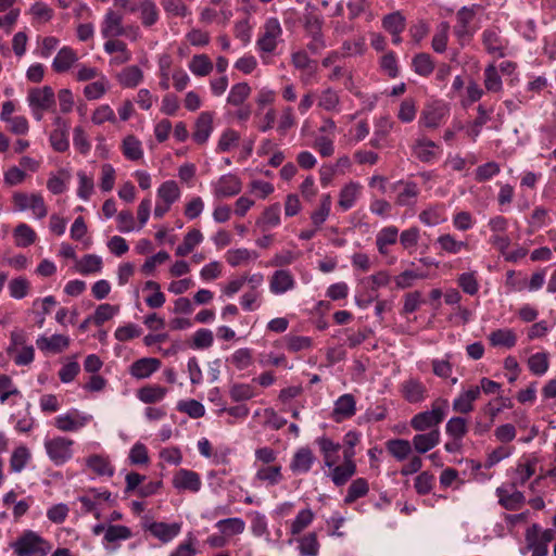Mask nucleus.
<instances>
[{"instance_id": "nucleus-1", "label": "nucleus", "mask_w": 556, "mask_h": 556, "mask_svg": "<svg viewBox=\"0 0 556 556\" xmlns=\"http://www.w3.org/2000/svg\"><path fill=\"white\" fill-rule=\"evenodd\" d=\"M448 402L445 399H438L432 403L431 409L416 414L410 426L416 431H426L428 429H437L446 415Z\"/></svg>"}, {"instance_id": "nucleus-2", "label": "nucleus", "mask_w": 556, "mask_h": 556, "mask_svg": "<svg viewBox=\"0 0 556 556\" xmlns=\"http://www.w3.org/2000/svg\"><path fill=\"white\" fill-rule=\"evenodd\" d=\"M11 546L17 556H46L51 549L50 544L34 531H25Z\"/></svg>"}, {"instance_id": "nucleus-3", "label": "nucleus", "mask_w": 556, "mask_h": 556, "mask_svg": "<svg viewBox=\"0 0 556 556\" xmlns=\"http://www.w3.org/2000/svg\"><path fill=\"white\" fill-rule=\"evenodd\" d=\"M27 102L34 117L37 121H41L43 117V113L54 108L55 94L50 86L31 88L28 91Z\"/></svg>"}, {"instance_id": "nucleus-4", "label": "nucleus", "mask_w": 556, "mask_h": 556, "mask_svg": "<svg viewBox=\"0 0 556 556\" xmlns=\"http://www.w3.org/2000/svg\"><path fill=\"white\" fill-rule=\"evenodd\" d=\"M74 441L65 437H54L45 441V448L49 459L55 465L61 466L73 457Z\"/></svg>"}, {"instance_id": "nucleus-5", "label": "nucleus", "mask_w": 556, "mask_h": 556, "mask_svg": "<svg viewBox=\"0 0 556 556\" xmlns=\"http://www.w3.org/2000/svg\"><path fill=\"white\" fill-rule=\"evenodd\" d=\"M281 36L282 28L279 21L276 17H269L262 27V31L256 40V47L261 52L274 53Z\"/></svg>"}, {"instance_id": "nucleus-6", "label": "nucleus", "mask_w": 556, "mask_h": 556, "mask_svg": "<svg viewBox=\"0 0 556 556\" xmlns=\"http://www.w3.org/2000/svg\"><path fill=\"white\" fill-rule=\"evenodd\" d=\"M13 202L18 211L31 210L34 215L39 219L43 218L48 213L43 198L40 194L15 192L13 194Z\"/></svg>"}, {"instance_id": "nucleus-7", "label": "nucleus", "mask_w": 556, "mask_h": 556, "mask_svg": "<svg viewBox=\"0 0 556 556\" xmlns=\"http://www.w3.org/2000/svg\"><path fill=\"white\" fill-rule=\"evenodd\" d=\"M172 483L177 491L191 493L199 492L202 485L200 475L193 470L185 468H181L174 473Z\"/></svg>"}, {"instance_id": "nucleus-8", "label": "nucleus", "mask_w": 556, "mask_h": 556, "mask_svg": "<svg viewBox=\"0 0 556 556\" xmlns=\"http://www.w3.org/2000/svg\"><path fill=\"white\" fill-rule=\"evenodd\" d=\"M123 25V15L112 9L106 10L100 25L103 38H117L127 34V29Z\"/></svg>"}, {"instance_id": "nucleus-9", "label": "nucleus", "mask_w": 556, "mask_h": 556, "mask_svg": "<svg viewBox=\"0 0 556 556\" xmlns=\"http://www.w3.org/2000/svg\"><path fill=\"white\" fill-rule=\"evenodd\" d=\"M90 420V415H84L77 409H72L66 414L55 417L54 425L63 432H74L85 427Z\"/></svg>"}, {"instance_id": "nucleus-10", "label": "nucleus", "mask_w": 556, "mask_h": 556, "mask_svg": "<svg viewBox=\"0 0 556 556\" xmlns=\"http://www.w3.org/2000/svg\"><path fill=\"white\" fill-rule=\"evenodd\" d=\"M390 189L396 192L395 203L400 206H412L416 203L419 188L414 181H396L390 186Z\"/></svg>"}, {"instance_id": "nucleus-11", "label": "nucleus", "mask_w": 556, "mask_h": 556, "mask_svg": "<svg viewBox=\"0 0 556 556\" xmlns=\"http://www.w3.org/2000/svg\"><path fill=\"white\" fill-rule=\"evenodd\" d=\"M212 187L214 197L216 199H224L238 194L241 191L242 186L240 179L237 176L232 174H226L213 182Z\"/></svg>"}, {"instance_id": "nucleus-12", "label": "nucleus", "mask_w": 556, "mask_h": 556, "mask_svg": "<svg viewBox=\"0 0 556 556\" xmlns=\"http://www.w3.org/2000/svg\"><path fill=\"white\" fill-rule=\"evenodd\" d=\"M401 393L409 403H420L428 396L427 387L417 378H408L401 383Z\"/></svg>"}, {"instance_id": "nucleus-13", "label": "nucleus", "mask_w": 556, "mask_h": 556, "mask_svg": "<svg viewBox=\"0 0 556 556\" xmlns=\"http://www.w3.org/2000/svg\"><path fill=\"white\" fill-rule=\"evenodd\" d=\"M295 285L294 276L289 269H278L269 279V290L276 295L293 290Z\"/></svg>"}, {"instance_id": "nucleus-14", "label": "nucleus", "mask_w": 556, "mask_h": 556, "mask_svg": "<svg viewBox=\"0 0 556 556\" xmlns=\"http://www.w3.org/2000/svg\"><path fill=\"white\" fill-rule=\"evenodd\" d=\"M55 126L54 130L50 135L51 147L58 152H65L68 147V124L61 116H56L53 121Z\"/></svg>"}, {"instance_id": "nucleus-15", "label": "nucleus", "mask_w": 556, "mask_h": 556, "mask_svg": "<svg viewBox=\"0 0 556 556\" xmlns=\"http://www.w3.org/2000/svg\"><path fill=\"white\" fill-rule=\"evenodd\" d=\"M254 480L266 486L277 485L283 480L282 466L280 464L257 466Z\"/></svg>"}, {"instance_id": "nucleus-16", "label": "nucleus", "mask_w": 556, "mask_h": 556, "mask_svg": "<svg viewBox=\"0 0 556 556\" xmlns=\"http://www.w3.org/2000/svg\"><path fill=\"white\" fill-rule=\"evenodd\" d=\"M70 342V338L64 334L39 336L36 340V345L45 353L58 354L66 350Z\"/></svg>"}, {"instance_id": "nucleus-17", "label": "nucleus", "mask_w": 556, "mask_h": 556, "mask_svg": "<svg viewBox=\"0 0 556 556\" xmlns=\"http://www.w3.org/2000/svg\"><path fill=\"white\" fill-rule=\"evenodd\" d=\"M414 155L424 163H430L438 159L439 147L428 138H418L413 146Z\"/></svg>"}, {"instance_id": "nucleus-18", "label": "nucleus", "mask_w": 556, "mask_h": 556, "mask_svg": "<svg viewBox=\"0 0 556 556\" xmlns=\"http://www.w3.org/2000/svg\"><path fill=\"white\" fill-rule=\"evenodd\" d=\"M161 367V361L154 357H142L134 362L129 367V372L137 379L149 378Z\"/></svg>"}, {"instance_id": "nucleus-19", "label": "nucleus", "mask_w": 556, "mask_h": 556, "mask_svg": "<svg viewBox=\"0 0 556 556\" xmlns=\"http://www.w3.org/2000/svg\"><path fill=\"white\" fill-rule=\"evenodd\" d=\"M291 63L296 70L302 72L301 78L304 83H307L308 78L316 72V61L312 60L304 50L292 52Z\"/></svg>"}, {"instance_id": "nucleus-20", "label": "nucleus", "mask_w": 556, "mask_h": 556, "mask_svg": "<svg viewBox=\"0 0 556 556\" xmlns=\"http://www.w3.org/2000/svg\"><path fill=\"white\" fill-rule=\"evenodd\" d=\"M315 460L316 457L308 447H301L294 453L290 463V469L296 475L306 473L311 470Z\"/></svg>"}, {"instance_id": "nucleus-21", "label": "nucleus", "mask_w": 556, "mask_h": 556, "mask_svg": "<svg viewBox=\"0 0 556 556\" xmlns=\"http://www.w3.org/2000/svg\"><path fill=\"white\" fill-rule=\"evenodd\" d=\"M213 131V113L202 112L194 124V131L192 134L193 140L199 143H205Z\"/></svg>"}, {"instance_id": "nucleus-22", "label": "nucleus", "mask_w": 556, "mask_h": 556, "mask_svg": "<svg viewBox=\"0 0 556 556\" xmlns=\"http://www.w3.org/2000/svg\"><path fill=\"white\" fill-rule=\"evenodd\" d=\"M362 185L357 181H350L339 193L338 205L342 211L352 208L362 193Z\"/></svg>"}, {"instance_id": "nucleus-23", "label": "nucleus", "mask_w": 556, "mask_h": 556, "mask_svg": "<svg viewBox=\"0 0 556 556\" xmlns=\"http://www.w3.org/2000/svg\"><path fill=\"white\" fill-rule=\"evenodd\" d=\"M439 429H432L428 433H420L413 437L412 445L419 454H425L435 447L440 443Z\"/></svg>"}, {"instance_id": "nucleus-24", "label": "nucleus", "mask_w": 556, "mask_h": 556, "mask_svg": "<svg viewBox=\"0 0 556 556\" xmlns=\"http://www.w3.org/2000/svg\"><path fill=\"white\" fill-rule=\"evenodd\" d=\"M476 15L475 7H463L456 14L457 24L454 26V34L458 38L470 37V24Z\"/></svg>"}, {"instance_id": "nucleus-25", "label": "nucleus", "mask_w": 556, "mask_h": 556, "mask_svg": "<svg viewBox=\"0 0 556 556\" xmlns=\"http://www.w3.org/2000/svg\"><path fill=\"white\" fill-rule=\"evenodd\" d=\"M481 393L480 387L475 386L462 392L453 402V409L460 414H468L473 409V402Z\"/></svg>"}, {"instance_id": "nucleus-26", "label": "nucleus", "mask_w": 556, "mask_h": 556, "mask_svg": "<svg viewBox=\"0 0 556 556\" xmlns=\"http://www.w3.org/2000/svg\"><path fill=\"white\" fill-rule=\"evenodd\" d=\"M356 410V402L352 394L341 395L334 403L333 418L336 421H342L352 417Z\"/></svg>"}, {"instance_id": "nucleus-27", "label": "nucleus", "mask_w": 556, "mask_h": 556, "mask_svg": "<svg viewBox=\"0 0 556 556\" xmlns=\"http://www.w3.org/2000/svg\"><path fill=\"white\" fill-rule=\"evenodd\" d=\"M148 530L152 535L157 538L163 543L170 542L180 532L179 523H166V522H152L149 525Z\"/></svg>"}, {"instance_id": "nucleus-28", "label": "nucleus", "mask_w": 556, "mask_h": 556, "mask_svg": "<svg viewBox=\"0 0 556 556\" xmlns=\"http://www.w3.org/2000/svg\"><path fill=\"white\" fill-rule=\"evenodd\" d=\"M316 443L324 456L325 466L332 468L338 462L341 445L327 437L318 438Z\"/></svg>"}, {"instance_id": "nucleus-29", "label": "nucleus", "mask_w": 556, "mask_h": 556, "mask_svg": "<svg viewBox=\"0 0 556 556\" xmlns=\"http://www.w3.org/2000/svg\"><path fill=\"white\" fill-rule=\"evenodd\" d=\"M399 229L395 226H387L380 229L376 236V247L381 255H388L389 245L396 243Z\"/></svg>"}, {"instance_id": "nucleus-30", "label": "nucleus", "mask_w": 556, "mask_h": 556, "mask_svg": "<svg viewBox=\"0 0 556 556\" xmlns=\"http://www.w3.org/2000/svg\"><path fill=\"white\" fill-rule=\"evenodd\" d=\"M496 495L498 503L508 510H517L525 503V495L518 490L509 493L506 488L500 486L496 489Z\"/></svg>"}, {"instance_id": "nucleus-31", "label": "nucleus", "mask_w": 556, "mask_h": 556, "mask_svg": "<svg viewBox=\"0 0 556 556\" xmlns=\"http://www.w3.org/2000/svg\"><path fill=\"white\" fill-rule=\"evenodd\" d=\"M167 394V389L157 384H148L137 391V397L144 404L161 402Z\"/></svg>"}, {"instance_id": "nucleus-32", "label": "nucleus", "mask_w": 556, "mask_h": 556, "mask_svg": "<svg viewBox=\"0 0 556 556\" xmlns=\"http://www.w3.org/2000/svg\"><path fill=\"white\" fill-rule=\"evenodd\" d=\"M482 41L489 53L495 54L498 58L505 55V45L496 30L485 29L482 33Z\"/></svg>"}, {"instance_id": "nucleus-33", "label": "nucleus", "mask_w": 556, "mask_h": 556, "mask_svg": "<svg viewBox=\"0 0 556 556\" xmlns=\"http://www.w3.org/2000/svg\"><path fill=\"white\" fill-rule=\"evenodd\" d=\"M386 448L396 460L403 462L412 454V442L405 439H391L386 442Z\"/></svg>"}, {"instance_id": "nucleus-34", "label": "nucleus", "mask_w": 556, "mask_h": 556, "mask_svg": "<svg viewBox=\"0 0 556 556\" xmlns=\"http://www.w3.org/2000/svg\"><path fill=\"white\" fill-rule=\"evenodd\" d=\"M77 59V54L72 48L63 47L54 58L52 62V68L56 73H64L72 67Z\"/></svg>"}, {"instance_id": "nucleus-35", "label": "nucleus", "mask_w": 556, "mask_h": 556, "mask_svg": "<svg viewBox=\"0 0 556 556\" xmlns=\"http://www.w3.org/2000/svg\"><path fill=\"white\" fill-rule=\"evenodd\" d=\"M437 244L440 249L448 254H458L463 250H468L469 244L467 241L457 240L455 236L451 233H443L438 237Z\"/></svg>"}, {"instance_id": "nucleus-36", "label": "nucleus", "mask_w": 556, "mask_h": 556, "mask_svg": "<svg viewBox=\"0 0 556 556\" xmlns=\"http://www.w3.org/2000/svg\"><path fill=\"white\" fill-rule=\"evenodd\" d=\"M317 105L319 109L327 112H340V96L334 89L326 88L318 96Z\"/></svg>"}, {"instance_id": "nucleus-37", "label": "nucleus", "mask_w": 556, "mask_h": 556, "mask_svg": "<svg viewBox=\"0 0 556 556\" xmlns=\"http://www.w3.org/2000/svg\"><path fill=\"white\" fill-rule=\"evenodd\" d=\"M490 343L493 346H504L510 349L517 342V336L513 329L503 328L492 331L489 334Z\"/></svg>"}, {"instance_id": "nucleus-38", "label": "nucleus", "mask_w": 556, "mask_h": 556, "mask_svg": "<svg viewBox=\"0 0 556 556\" xmlns=\"http://www.w3.org/2000/svg\"><path fill=\"white\" fill-rule=\"evenodd\" d=\"M215 527L223 535L232 536L244 532L245 522L239 517H232L217 521Z\"/></svg>"}, {"instance_id": "nucleus-39", "label": "nucleus", "mask_w": 556, "mask_h": 556, "mask_svg": "<svg viewBox=\"0 0 556 556\" xmlns=\"http://www.w3.org/2000/svg\"><path fill=\"white\" fill-rule=\"evenodd\" d=\"M535 472V460L519 462L515 469L511 486L523 485Z\"/></svg>"}, {"instance_id": "nucleus-40", "label": "nucleus", "mask_w": 556, "mask_h": 556, "mask_svg": "<svg viewBox=\"0 0 556 556\" xmlns=\"http://www.w3.org/2000/svg\"><path fill=\"white\" fill-rule=\"evenodd\" d=\"M540 527L532 525L526 534L528 547L532 551V556H547L548 548L544 542L539 541Z\"/></svg>"}, {"instance_id": "nucleus-41", "label": "nucleus", "mask_w": 556, "mask_h": 556, "mask_svg": "<svg viewBox=\"0 0 556 556\" xmlns=\"http://www.w3.org/2000/svg\"><path fill=\"white\" fill-rule=\"evenodd\" d=\"M180 189L175 180L163 182L157 189V198L160 201L172 206L180 198Z\"/></svg>"}, {"instance_id": "nucleus-42", "label": "nucleus", "mask_w": 556, "mask_h": 556, "mask_svg": "<svg viewBox=\"0 0 556 556\" xmlns=\"http://www.w3.org/2000/svg\"><path fill=\"white\" fill-rule=\"evenodd\" d=\"M213 62L206 54H195L189 62V70L199 77H204L213 71Z\"/></svg>"}, {"instance_id": "nucleus-43", "label": "nucleus", "mask_w": 556, "mask_h": 556, "mask_svg": "<svg viewBox=\"0 0 556 556\" xmlns=\"http://www.w3.org/2000/svg\"><path fill=\"white\" fill-rule=\"evenodd\" d=\"M331 195L329 193L323 194L317 210L311 214V219L316 229L327 220L331 210Z\"/></svg>"}, {"instance_id": "nucleus-44", "label": "nucleus", "mask_w": 556, "mask_h": 556, "mask_svg": "<svg viewBox=\"0 0 556 556\" xmlns=\"http://www.w3.org/2000/svg\"><path fill=\"white\" fill-rule=\"evenodd\" d=\"M119 84L126 88H134L143 79L142 71L137 65L125 67L117 76Z\"/></svg>"}, {"instance_id": "nucleus-45", "label": "nucleus", "mask_w": 556, "mask_h": 556, "mask_svg": "<svg viewBox=\"0 0 556 556\" xmlns=\"http://www.w3.org/2000/svg\"><path fill=\"white\" fill-rule=\"evenodd\" d=\"M203 235L199 229H192L188 231L184 238V241L181 244H179L176 249V255L178 256H186L192 250L202 242Z\"/></svg>"}, {"instance_id": "nucleus-46", "label": "nucleus", "mask_w": 556, "mask_h": 556, "mask_svg": "<svg viewBox=\"0 0 556 556\" xmlns=\"http://www.w3.org/2000/svg\"><path fill=\"white\" fill-rule=\"evenodd\" d=\"M251 87L248 83L235 84L227 97V103L233 106H240L250 97Z\"/></svg>"}, {"instance_id": "nucleus-47", "label": "nucleus", "mask_w": 556, "mask_h": 556, "mask_svg": "<svg viewBox=\"0 0 556 556\" xmlns=\"http://www.w3.org/2000/svg\"><path fill=\"white\" fill-rule=\"evenodd\" d=\"M14 238L17 247L27 248L36 241L37 235L30 226L22 223L14 229Z\"/></svg>"}, {"instance_id": "nucleus-48", "label": "nucleus", "mask_w": 556, "mask_h": 556, "mask_svg": "<svg viewBox=\"0 0 556 556\" xmlns=\"http://www.w3.org/2000/svg\"><path fill=\"white\" fill-rule=\"evenodd\" d=\"M141 23L144 27H151L160 17L157 7L150 0H144L139 5Z\"/></svg>"}, {"instance_id": "nucleus-49", "label": "nucleus", "mask_w": 556, "mask_h": 556, "mask_svg": "<svg viewBox=\"0 0 556 556\" xmlns=\"http://www.w3.org/2000/svg\"><path fill=\"white\" fill-rule=\"evenodd\" d=\"M412 66L414 72L420 76L427 77L434 70L432 58L428 53H418L413 58Z\"/></svg>"}, {"instance_id": "nucleus-50", "label": "nucleus", "mask_w": 556, "mask_h": 556, "mask_svg": "<svg viewBox=\"0 0 556 556\" xmlns=\"http://www.w3.org/2000/svg\"><path fill=\"white\" fill-rule=\"evenodd\" d=\"M356 472L355 463H343L340 466H333L331 479L338 486L343 485Z\"/></svg>"}, {"instance_id": "nucleus-51", "label": "nucleus", "mask_w": 556, "mask_h": 556, "mask_svg": "<svg viewBox=\"0 0 556 556\" xmlns=\"http://www.w3.org/2000/svg\"><path fill=\"white\" fill-rule=\"evenodd\" d=\"M484 87L489 92H500L503 88L498 70L493 63L489 64L484 70Z\"/></svg>"}, {"instance_id": "nucleus-52", "label": "nucleus", "mask_w": 556, "mask_h": 556, "mask_svg": "<svg viewBox=\"0 0 556 556\" xmlns=\"http://www.w3.org/2000/svg\"><path fill=\"white\" fill-rule=\"evenodd\" d=\"M419 219L426 226L432 227L444 223L446 217L441 206H432L424 210L419 214Z\"/></svg>"}, {"instance_id": "nucleus-53", "label": "nucleus", "mask_w": 556, "mask_h": 556, "mask_svg": "<svg viewBox=\"0 0 556 556\" xmlns=\"http://www.w3.org/2000/svg\"><path fill=\"white\" fill-rule=\"evenodd\" d=\"M446 433L456 440H462L468 431L467 421L463 417H452L445 426Z\"/></svg>"}, {"instance_id": "nucleus-54", "label": "nucleus", "mask_w": 556, "mask_h": 556, "mask_svg": "<svg viewBox=\"0 0 556 556\" xmlns=\"http://www.w3.org/2000/svg\"><path fill=\"white\" fill-rule=\"evenodd\" d=\"M368 482L364 478L354 480L348 490V494L344 498L346 504L354 503L357 498L365 496L368 493Z\"/></svg>"}, {"instance_id": "nucleus-55", "label": "nucleus", "mask_w": 556, "mask_h": 556, "mask_svg": "<svg viewBox=\"0 0 556 556\" xmlns=\"http://www.w3.org/2000/svg\"><path fill=\"white\" fill-rule=\"evenodd\" d=\"M163 10L172 17H186L191 11L181 0H161Z\"/></svg>"}, {"instance_id": "nucleus-56", "label": "nucleus", "mask_w": 556, "mask_h": 556, "mask_svg": "<svg viewBox=\"0 0 556 556\" xmlns=\"http://www.w3.org/2000/svg\"><path fill=\"white\" fill-rule=\"evenodd\" d=\"M448 31H450V25L447 22H442L437 27V31L432 38V49L438 52L442 53L446 50L447 46V39H448Z\"/></svg>"}, {"instance_id": "nucleus-57", "label": "nucleus", "mask_w": 556, "mask_h": 556, "mask_svg": "<svg viewBox=\"0 0 556 556\" xmlns=\"http://www.w3.org/2000/svg\"><path fill=\"white\" fill-rule=\"evenodd\" d=\"M382 26L391 35H396L405 29V17L400 12L388 14L382 20Z\"/></svg>"}, {"instance_id": "nucleus-58", "label": "nucleus", "mask_w": 556, "mask_h": 556, "mask_svg": "<svg viewBox=\"0 0 556 556\" xmlns=\"http://www.w3.org/2000/svg\"><path fill=\"white\" fill-rule=\"evenodd\" d=\"M257 253L252 252L248 249H236L229 250L226 254V260L229 265L236 267L241 265L242 263H247L250 260L257 258Z\"/></svg>"}, {"instance_id": "nucleus-59", "label": "nucleus", "mask_w": 556, "mask_h": 556, "mask_svg": "<svg viewBox=\"0 0 556 556\" xmlns=\"http://www.w3.org/2000/svg\"><path fill=\"white\" fill-rule=\"evenodd\" d=\"M123 153L128 160H140L143 155L141 142L134 136H127L123 141Z\"/></svg>"}, {"instance_id": "nucleus-60", "label": "nucleus", "mask_w": 556, "mask_h": 556, "mask_svg": "<svg viewBox=\"0 0 556 556\" xmlns=\"http://www.w3.org/2000/svg\"><path fill=\"white\" fill-rule=\"evenodd\" d=\"M30 458V453L27 447H16L10 458V468L14 472L22 471Z\"/></svg>"}, {"instance_id": "nucleus-61", "label": "nucleus", "mask_w": 556, "mask_h": 556, "mask_svg": "<svg viewBox=\"0 0 556 556\" xmlns=\"http://www.w3.org/2000/svg\"><path fill=\"white\" fill-rule=\"evenodd\" d=\"M102 268V260L94 254L85 255L78 263V271L83 275L99 273Z\"/></svg>"}, {"instance_id": "nucleus-62", "label": "nucleus", "mask_w": 556, "mask_h": 556, "mask_svg": "<svg viewBox=\"0 0 556 556\" xmlns=\"http://www.w3.org/2000/svg\"><path fill=\"white\" fill-rule=\"evenodd\" d=\"M299 551L302 556H317L319 551V543L315 533H308L307 535L299 540Z\"/></svg>"}, {"instance_id": "nucleus-63", "label": "nucleus", "mask_w": 556, "mask_h": 556, "mask_svg": "<svg viewBox=\"0 0 556 556\" xmlns=\"http://www.w3.org/2000/svg\"><path fill=\"white\" fill-rule=\"evenodd\" d=\"M314 519V514L309 508L302 509L296 515L295 519L292 521L290 527L291 534L295 535L301 533L305 528H307Z\"/></svg>"}, {"instance_id": "nucleus-64", "label": "nucleus", "mask_w": 556, "mask_h": 556, "mask_svg": "<svg viewBox=\"0 0 556 556\" xmlns=\"http://www.w3.org/2000/svg\"><path fill=\"white\" fill-rule=\"evenodd\" d=\"M87 464L99 476L111 477L114 473V468L110 462L102 456H91L88 458Z\"/></svg>"}]
</instances>
